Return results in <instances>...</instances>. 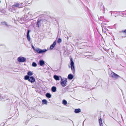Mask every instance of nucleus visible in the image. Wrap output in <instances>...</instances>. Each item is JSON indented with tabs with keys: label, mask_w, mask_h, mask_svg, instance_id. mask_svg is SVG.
Returning <instances> with one entry per match:
<instances>
[{
	"label": "nucleus",
	"mask_w": 126,
	"mask_h": 126,
	"mask_svg": "<svg viewBox=\"0 0 126 126\" xmlns=\"http://www.w3.org/2000/svg\"><path fill=\"white\" fill-rule=\"evenodd\" d=\"M62 40L60 38H59L57 41V42L58 43H60L62 42Z\"/></svg>",
	"instance_id": "26"
},
{
	"label": "nucleus",
	"mask_w": 126,
	"mask_h": 126,
	"mask_svg": "<svg viewBox=\"0 0 126 126\" xmlns=\"http://www.w3.org/2000/svg\"><path fill=\"white\" fill-rule=\"evenodd\" d=\"M28 15L29 16H30L31 17L32 16V13L31 12H29L28 14Z\"/></svg>",
	"instance_id": "32"
},
{
	"label": "nucleus",
	"mask_w": 126,
	"mask_h": 126,
	"mask_svg": "<svg viewBox=\"0 0 126 126\" xmlns=\"http://www.w3.org/2000/svg\"><path fill=\"white\" fill-rule=\"evenodd\" d=\"M105 9L104 8V7H103V9H102V11H103V13H104L105 12Z\"/></svg>",
	"instance_id": "37"
},
{
	"label": "nucleus",
	"mask_w": 126,
	"mask_h": 126,
	"mask_svg": "<svg viewBox=\"0 0 126 126\" xmlns=\"http://www.w3.org/2000/svg\"><path fill=\"white\" fill-rule=\"evenodd\" d=\"M98 19H99L100 21H102L103 20V17L102 16L100 17V18L98 17Z\"/></svg>",
	"instance_id": "33"
},
{
	"label": "nucleus",
	"mask_w": 126,
	"mask_h": 126,
	"mask_svg": "<svg viewBox=\"0 0 126 126\" xmlns=\"http://www.w3.org/2000/svg\"><path fill=\"white\" fill-rule=\"evenodd\" d=\"M120 14V15L122 16H124L125 17H126V14H125L124 13H121Z\"/></svg>",
	"instance_id": "29"
},
{
	"label": "nucleus",
	"mask_w": 126,
	"mask_h": 126,
	"mask_svg": "<svg viewBox=\"0 0 126 126\" xmlns=\"http://www.w3.org/2000/svg\"><path fill=\"white\" fill-rule=\"evenodd\" d=\"M69 58L70 60V67H71V57L70 56Z\"/></svg>",
	"instance_id": "38"
},
{
	"label": "nucleus",
	"mask_w": 126,
	"mask_h": 126,
	"mask_svg": "<svg viewBox=\"0 0 126 126\" xmlns=\"http://www.w3.org/2000/svg\"><path fill=\"white\" fill-rule=\"evenodd\" d=\"M99 122L100 126H103L102 119L101 118L99 119Z\"/></svg>",
	"instance_id": "20"
},
{
	"label": "nucleus",
	"mask_w": 126,
	"mask_h": 126,
	"mask_svg": "<svg viewBox=\"0 0 126 126\" xmlns=\"http://www.w3.org/2000/svg\"><path fill=\"white\" fill-rule=\"evenodd\" d=\"M0 12L2 13H3V11H2V10L0 11Z\"/></svg>",
	"instance_id": "42"
},
{
	"label": "nucleus",
	"mask_w": 126,
	"mask_h": 126,
	"mask_svg": "<svg viewBox=\"0 0 126 126\" xmlns=\"http://www.w3.org/2000/svg\"><path fill=\"white\" fill-rule=\"evenodd\" d=\"M62 104L64 105H66L67 104V101L65 99H63L62 101Z\"/></svg>",
	"instance_id": "23"
},
{
	"label": "nucleus",
	"mask_w": 126,
	"mask_h": 126,
	"mask_svg": "<svg viewBox=\"0 0 126 126\" xmlns=\"http://www.w3.org/2000/svg\"><path fill=\"white\" fill-rule=\"evenodd\" d=\"M110 12L111 13V15L112 16H115L116 17V16L115 15L117 13L116 12H117L114 11H111Z\"/></svg>",
	"instance_id": "18"
},
{
	"label": "nucleus",
	"mask_w": 126,
	"mask_h": 126,
	"mask_svg": "<svg viewBox=\"0 0 126 126\" xmlns=\"http://www.w3.org/2000/svg\"><path fill=\"white\" fill-rule=\"evenodd\" d=\"M21 5L22 4L21 3H16L15 4L12 6V8L13 9L15 7H17L18 8L22 7Z\"/></svg>",
	"instance_id": "8"
},
{
	"label": "nucleus",
	"mask_w": 126,
	"mask_h": 126,
	"mask_svg": "<svg viewBox=\"0 0 126 126\" xmlns=\"http://www.w3.org/2000/svg\"><path fill=\"white\" fill-rule=\"evenodd\" d=\"M99 114H100V115H101V114H100V113H99Z\"/></svg>",
	"instance_id": "47"
},
{
	"label": "nucleus",
	"mask_w": 126,
	"mask_h": 126,
	"mask_svg": "<svg viewBox=\"0 0 126 126\" xmlns=\"http://www.w3.org/2000/svg\"><path fill=\"white\" fill-rule=\"evenodd\" d=\"M53 78L56 80H59L60 78H62L60 76H58L56 75H55L53 76Z\"/></svg>",
	"instance_id": "14"
},
{
	"label": "nucleus",
	"mask_w": 126,
	"mask_h": 126,
	"mask_svg": "<svg viewBox=\"0 0 126 126\" xmlns=\"http://www.w3.org/2000/svg\"><path fill=\"white\" fill-rule=\"evenodd\" d=\"M42 104H44L47 105V101L46 99H43L42 100Z\"/></svg>",
	"instance_id": "21"
},
{
	"label": "nucleus",
	"mask_w": 126,
	"mask_h": 126,
	"mask_svg": "<svg viewBox=\"0 0 126 126\" xmlns=\"http://www.w3.org/2000/svg\"><path fill=\"white\" fill-rule=\"evenodd\" d=\"M1 24L2 25H5L7 27L9 28L10 27H12V26L11 25L7 24V23L5 21L1 22Z\"/></svg>",
	"instance_id": "15"
},
{
	"label": "nucleus",
	"mask_w": 126,
	"mask_h": 126,
	"mask_svg": "<svg viewBox=\"0 0 126 126\" xmlns=\"http://www.w3.org/2000/svg\"><path fill=\"white\" fill-rule=\"evenodd\" d=\"M67 40H68V37H67Z\"/></svg>",
	"instance_id": "43"
},
{
	"label": "nucleus",
	"mask_w": 126,
	"mask_h": 126,
	"mask_svg": "<svg viewBox=\"0 0 126 126\" xmlns=\"http://www.w3.org/2000/svg\"><path fill=\"white\" fill-rule=\"evenodd\" d=\"M56 41H55L50 46L49 48L50 50H52L53 48L56 45Z\"/></svg>",
	"instance_id": "13"
},
{
	"label": "nucleus",
	"mask_w": 126,
	"mask_h": 126,
	"mask_svg": "<svg viewBox=\"0 0 126 126\" xmlns=\"http://www.w3.org/2000/svg\"><path fill=\"white\" fill-rule=\"evenodd\" d=\"M122 35V36L124 37H126V30H122L119 32Z\"/></svg>",
	"instance_id": "11"
},
{
	"label": "nucleus",
	"mask_w": 126,
	"mask_h": 126,
	"mask_svg": "<svg viewBox=\"0 0 126 126\" xmlns=\"http://www.w3.org/2000/svg\"><path fill=\"white\" fill-rule=\"evenodd\" d=\"M43 19H41L40 20H38L37 21L36 24L37 26V27L38 28L40 26H41V23H43Z\"/></svg>",
	"instance_id": "9"
},
{
	"label": "nucleus",
	"mask_w": 126,
	"mask_h": 126,
	"mask_svg": "<svg viewBox=\"0 0 126 126\" xmlns=\"http://www.w3.org/2000/svg\"><path fill=\"white\" fill-rule=\"evenodd\" d=\"M46 96L48 98H50L51 97V94L49 93H47L46 94Z\"/></svg>",
	"instance_id": "22"
},
{
	"label": "nucleus",
	"mask_w": 126,
	"mask_h": 126,
	"mask_svg": "<svg viewBox=\"0 0 126 126\" xmlns=\"http://www.w3.org/2000/svg\"><path fill=\"white\" fill-rule=\"evenodd\" d=\"M9 99V98H8V96L7 95H5L2 96V95L0 94V101L5 100Z\"/></svg>",
	"instance_id": "5"
},
{
	"label": "nucleus",
	"mask_w": 126,
	"mask_h": 126,
	"mask_svg": "<svg viewBox=\"0 0 126 126\" xmlns=\"http://www.w3.org/2000/svg\"><path fill=\"white\" fill-rule=\"evenodd\" d=\"M51 90L52 92H56V87L53 86L51 88Z\"/></svg>",
	"instance_id": "19"
},
{
	"label": "nucleus",
	"mask_w": 126,
	"mask_h": 126,
	"mask_svg": "<svg viewBox=\"0 0 126 126\" xmlns=\"http://www.w3.org/2000/svg\"><path fill=\"white\" fill-rule=\"evenodd\" d=\"M29 121V120H27L25 121H24V123L25 125H26L27 124V123H28Z\"/></svg>",
	"instance_id": "27"
},
{
	"label": "nucleus",
	"mask_w": 126,
	"mask_h": 126,
	"mask_svg": "<svg viewBox=\"0 0 126 126\" xmlns=\"http://www.w3.org/2000/svg\"><path fill=\"white\" fill-rule=\"evenodd\" d=\"M30 31L29 30H27V35H29V33Z\"/></svg>",
	"instance_id": "31"
},
{
	"label": "nucleus",
	"mask_w": 126,
	"mask_h": 126,
	"mask_svg": "<svg viewBox=\"0 0 126 126\" xmlns=\"http://www.w3.org/2000/svg\"><path fill=\"white\" fill-rule=\"evenodd\" d=\"M4 125V123H3L2 124H0V126H3Z\"/></svg>",
	"instance_id": "36"
},
{
	"label": "nucleus",
	"mask_w": 126,
	"mask_h": 126,
	"mask_svg": "<svg viewBox=\"0 0 126 126\" xmlns=\"http://www.w3.org/2000/svg\"><path fill=\"white\" fill-rule=\"evenodd\" d=\"M67 80V79L66 78L64 80L62 78L61 79L60 84L63 87H64L66 86Z\"/></svg>",
	"instance_id": "3"
},
{
	"label": "nucleus",
	"mask_w": 126,
	"mask_h": 126,
	"mask_svg": "<svg viewBox=\"0 0 126 126\" xmlns=\"http://www.w3.org/2000/svg\"><path fill=\"white\" fill-rule=\"evenodd\" d=\"M36 13H35V14H36Z\"/></svg>",
	"instance_id": "45"
},
{
	"label": "nucleus",
	"mask_w": 126,
	"mask_h": 126,
	"mask_svg": "<svg viewBox=\"0 0 126 126\" xmlns=\"http://www.w3.org/2000/svg\"><path fill=\"white\" fill-rule=\"evenodd\" d=\"M111 75V77L113 78L117 79L120 77L119 76L112 72Z\"/></svg>",
	"instance_id": "6"
},
{
	"label": "nucleus",
	"mask_w": 126,
	"mask_h": 126,
	"mask_svg": "<svg viewBox=\"0 0 126 126\" xmlns=\"http://www.w3.org/2000/svg\"><path fill=\"white\" fill-rule=\"evenodd\" d=\"M38 64L41 66H42L45 64V62L43 60H40L39 61Z\"/></svg>",
	"instance_id": "16"
},
{
	"label": "nucleus",
	"mask_w": 126,
	"mask_h": 126,
	"mask_svg": "<svg viewBox=\"0 0 126 126\" xmlns=\"http://www.w3.org/2000/svg\"><path fill=\"white\" fill-rule=\"evenodd\" d=\"M17 60L19 62L23 63L26 61V59L24 57L20 56L18 58Z\"/></svg>",
	"instance_id": "4"
},
{
	"label": "nucleus",
	"mask_w": 126,
	"mask_h": 126,
	"mask_svg": "<svg viewBox=\"0 0 126 126\" xmlns=\"http://www.w3.org/2000/svg\"><path fill=\"white\" fill-rule=\"evenodd\" d=\"M68 67H69V68H70V64H69V65H68Z\"/></svg>",
	"instance_id": "41"
},
{
	"label": "nucleus",
	"mask_w": 126,
	"mask_h": 126,
	"mask_svg": "<svg viewBox=\"0 0 126 126\" xmlns=\"http://www.w3.org/2000/svg\"><path fill=\"white\" fill-rule=\"evenodd\" d=\"M101 59L100 58H95L94 59L95 61H99Z\"/></svg>",
	"instance_id": "30"
},
{
	"label": "nucleus",
	"mask_w": 126,
	"mask_h": 126,
	"mask_svg": "<svg viewBox=\"0 0 126 126\" xmlns=\"http://www.w3.org/2000/svg\"><path fill=\"white\" fill-rule=\"evenodd\" d=\"M71 71L74 74L75 73V67L74 65V63L72 59L71 58Z\"/></svg>",
	"instance_id": "7"
},
{
	"label": "nucleus",
	"mask_w": 126,
	"mask_h": 126,
	"mask_svg": "<svg viewBox=\"0 0 126 126\" xmlns=\"http://www.w3.org/2000/svg\"><path fill=\"white\" fill-rule=\"evenodd\" d=\"M32 47L34 51H36L38 54H44L47 51L46 49H42L39 48H37L35 49L34 46L32 45Z\"/></svg>",
	"instance_id": "1"
},
{
	"label": "nucleus",
	"mask_w": 126,
	"mask_h": 126,
	"mask_svg": "<svg viewBox=\"0 0 126 126\" xmlns=\"http://www.w3.org/2000/svg\"><path fill=\"white\" fill-rule=\"evenodd\" d=\"M50 18L52 19V20H53V21H56V19L54 17H50Z\"/></svg>",
	"instance_id": "34"
},
{
	"label": "nucleus",
	"mask_w": 126,
	"mask_h": 126,
	"mask_svg": "<svg viewBox=\"0 0 126 126\" xmlns=\"http://www.w3.org/2000/svg\"><path fill=\"white\" fill-rule=\"evenodd\" d=\"M74 112L75 113H78L81 112V110L80 108L75 109Z\"/></svg>",
	"instance_id": "17"
},
{
	"label": "nucleus",
	"mask_w": 126,
	"mask_h": 126,
	"mask_svg": "<svg viewBox=\"0 0 126 126\" xmlns=\"http://www.w3.org/2000/svg\"><path fill=\"white\" fill-rule=\"evenodd\" d=\"M32 65L33 67H35L37 66V64L35 62H33L32 63Z\"/></svg>",
	"instance_id": "24"
},
{
	"label": "nucleus",
	"mask_w": 126,
	"mask_h": 126,
	"mask_svg": "<svg viewBox=\"0 0 126 126\" xmlns=\"http://www.w3.org/2000/svg\"><path fill=\"white\" fill-rule=\"evenodd\" d=\"M68 79L70 80H71V73L69 74L68 76Z\"/></svg>",
	"instance_id": "28"
},
{
	"label": "nucleus",
	"mask_w": 126,
	"mask_h": 126,
	"mask_svg": "<svg viewBox=\"0 0 126 126\" xmlns=\"http://www.w3.org/2000/svg\"><path fill=\"white\" fill-rule=\"evenodd\" d=\"M28 16L27 15H25L23 18H26Z\"/></svg>",
	"instance_id": "35"
},
{
	"label": "nucleus",
	"mask_w": 126,
	"mask_h": 126,
	"mask_svg": "<svg viewBox=\"0 0 126 126\" xmlns=\"http://www.w3.org/2000/svg\"><path fill=\"white\" fill-rule=\"evenodd\" d=\"M74 78L73 76L71 74V79H72Z\"/></svg>",
	"instance_id": "39"
},
{
	"label": "nucleus",
	"mask_w": 126,
	"mask_h": 126,
	"mask_svg": "<svg viewBox=\"0 0 126 126\" xmlns=\"http://www.w3.org/2000/svg\"><path fill=\"white\" fill-rule=\"evenodd\" d=\"M122 35V36L124 37H126V30H122L119 32Z\"/></svg>",
	"instance_id": "12"
},
{
	"label": "nucleus",
	"mask_w": 126,
	"mask_h": 126,
	"mask_svg": "<svg viewBox=\"0 0 126 126\" xmlns=\"http://www.w3.org/2000/svg\"><path fill=\"white\" fill-rule=\"evenodd\" d=\"M27 75H26L24 76V78H29L31 76L33 75V73L30 71H28L27 73Z\"/></svg>",
	"instance_id": "10"
},
{
	"label": "nucleus",
	"mask_w": 126,
	"mask_h": 126,
	"mask_svg": "<svg viewBox=\"0 0 126 126\" xmlns=\"http://www.w3.org/2000/svg\"><path fill=\"white\" fill-rule=\"evenodd\" d=\"M90 89L91 90H93V89H94V88H92V89H91V88H90Z\"/></svg>",
	"instance_id": "40"
},
{
	"label": "nucleus",
	"mask_w": 126,
	"mask_h": 126,
	"mask_svg": "<svg viewBox=\"0 0 126 126\" xmlns=\"http://www.w3.org/2000/svg\"><path fill=\"white\" fill-rule=\"evenodd\" d=\"M89 56H91L89 55Z\"/></svg>",
	"instance_id": "46"
},
{
	"label": "nucleus",
	"mask_w": 126,
	"mask_h": 126,
	"mask_svg": "<svg viewBox=\"0 0 126 126\" xmlns=\"http://www.w3.org/2000/svg\"><path fill=\"white\" fill-rule=\"evenodd\" d=\"M26 37L28 41H30L31 39L30 35H26Z\"/></svg>",
	"instance_id": "25"
},
{
	"label": "nucleus",
	"mask_w": 126,
	"mask_h": 126,
	"mask_svg": "<svg viewBox=\"0 0 126 126\" xmlns=\"http://www.w3.org/2000/svg\"><path fill=\"white\" fill-rule=\"evenodd\" d=\"M24 79L26 80H28V81L31 82V83H33L34 82L35 79V78L33 76H31L29 78H24Z\"/></svg>",
	"instance_id": "2"
},
{
	"label": "nucleus",
	"mask_w": 126,
	"mask_h": 126,
	"mask_svg": "<svg viewBox=\"0 0 126 126\" xmlns=\"http://www.w3.org/2000/svg\"><path fill=\"white\" fill-rule=\"evenodd\" d=\"M120 12V13L121 12Z\"/></svg>",
	"instance_id": "44"
}]
</instances>
